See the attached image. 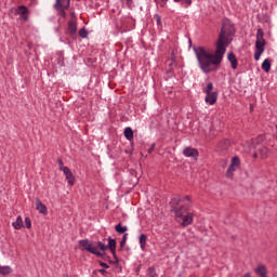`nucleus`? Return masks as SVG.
<instances>
[{
  "mask_svg": "<svg viewBox=\"0 0 277 277\" xmlns=\"http://www.w3.org/2000/svg\"><path fill=\"white\" fill-rule=\"evenodd\" d=\"M229 44L230 40L228 37L221 36L216 41V49L214 53H210L203 47L195 48L194 51L200 70H202V72L206 75H209V72H215V70H217V66L222 64L224 55L226 54V49H228Z\"/></svg>",
  "mask_w": 277,
  "mask_h": 277,
  "instance_id": "nucleus-1",
  "label": "nucleus"
},
{
  "mask_svg": "<svg viewBox=\"0 0 277 277\" xmlns=\"http://www.w3.org/2000/svg\"><path fill=\"white\" fill-rule=\"evenodd\" d=\"M189 200V196H186L183 199L175 197L171 200V206L174 209L175 217H183L187 211H189V207H192V201Z\"/></svg>",
  "mask_w": 277,
  "mask_h": 277,
  "instance_id": "nucleus-2",
  "label": "nucleus"
},
{
  "mask_svg": "<svg viewBox=\"0 0 277 277\" xmlns=\"http://www.w3.org/2000/svg\"><path fill=\"white\" fill-rule=\"evenodd\" d=\"M95 245H96L97 250L100 248V250H102V252L110 250L113 258H114V263L119 262L118 255L116 254V246H117L116 239L108 237V245H105V242H103V241H98L97 243L95 242Z\"/></svg>",
  "mask_w": 277,
  "mask_h": 277,
  "instance_id": "nucleus-3",
  "label": "nucleus"
},
{
  "mask_svg": "<svg viewBox=\"0 0 277 277\" xmlns=\"http://www.w3.org/2000/svg\"><path fill=\"white\" fill-rule=\"evenodd\" d=\"M78 243L80 246V250H85V252L95 254V256H103V254L98 251V247H96V242H93L90 239H82L79 240Z\"/></svg>",
  "mask_w": 277,
  "mask_h": 277,
  "instance_id": "nucleus-4",
  "label": "nucleus"
},
{
  "mask_svg": "<svg viewBox=\"0 0 277 277\" xmlns=\"http://www.w3.org/2000/svg\"><path fill=\"white\" fill-rule=\"evenodd\" d=\"M265 44H267V41H265L263 36H258L255 41V52H254L255 62H259V60H261V54L265 53Z\"/></svg>",
  "mask_w": 277,
  "mask_h": 277,
  "instance_id": "nucleus-5",
  "label": "nucleus"
},
{
  "mask_svg": "<svg viewBox=\"0 0 277 277\" xmlns=\"http://www.w3.org/2000/svg\"><path fill=\"white\" fill-rule=\"evenodd\" d=\"M220 36H235V26L233 25L230 19H223Z\"/></svg>",
  "mask_w": 277,
  "mask_h": 277,
  "instance_id": "nucleus-6",
  "label": "nucleus"
},
{
  "mask_svg": "<svg viewBox=\"0 0 277 277\" xmlns=\"http://www.w3.org/2000/svg\"><path fill=\"white\" fill-rule=\"evenodd\" d=\"M241 166V160L239 157L235 156L232 158L230 164L226 171L227 179H233L235 172L239 170V167Z\"/></svg>",
  "mask_w": 277,
  "mask_h": 277,
  "instance_id": "nucleus-7",
  "label": "nucleus"
},
{
  "mask_svg": "<svg viewBox=\"0 0 277 277\" xmlns=\"http://www.w3.org/2000/svg\"><path fill=\"white\" fill-rule=\"evenodd\" d=\"M54 8L63 18H66V11L64 9L70 8V0H56Z\"/></svg>",
  "mask_w": 277,
  "mask_h": 277,
  "instance_id": "nucleus-8",
  "label": "nucleus"
},
{
  "mask_svg": "<svg viewBox=\"0 0 277 277\" xmlns=\"http://www.w3.org/2000/svg\"><path fill=\"white\" fill-rule=\"evenodd\" d=\"M16 14H18L19 18H22V21H25V23L29 21V9H27V6L25 5L17 6Z\"/></svg>",
  "mask_w": 277,
  "mask_h": 277,
  "instance_id": "nucleus-9",
  "label": "nucleus"
},
{
  "mask_svg": "<svg viewBox=\"0 0 277 277\" xmlns=\"http://www.w3.org/2000/svg\"><path fill=\"white\" fill-rule=\"evenodd\" d=\"M183 155L184 157H192L193 159H198V149L193 148V147H185L183 149Z\"/></svg>",
  "mask_w": 277,
  "mask_h": 277,
  "instance_id": "nucleus-10",
  "label": "nucleus"
},
{
  "mask_svg": "<svg viewBox=\"0 0 277 277\" xmlns=\"http://www.w3.org/2000/svg\"><path fill=\"white\" fill-rule=\"evenodd\" d=\"M205 102L207 105H215L217 103V92L206 94Z\"/></svg>",
  "mask_w": 277,
  "mask_h": 277,
  "instance_id": "nucleus-11",
  "label": "nucleus"
},
{
  "mask_svg": "<svg viewBox=\"0 0 277 277\" xmlns=\"http://www.w3.org/2000/svg\"><path fill=\"white\" fill-rule=\"evenodd\" d=\"M227 60L230 63L233 70H237V66H239V61H237V56L235 55V53L229 52L227 54Z\"/></svg>",
  "mask_w": 277,
  "mask_h": 277,
  "instance_id": "nucleus-12",
  "label": "nucleus"
},
{
  "mask_svg": "<svg viewBox=\"0 0 277 277\" xmlns=\"http://www.w3.org/2000/svg\"><path fill=\"white\" fill-rule=\"evenodd\" d=\"M182 220V226H189L194 222V212H188L184 214Z\"/></svg>",
  "mask_w": 277,
  "mask_h": 277,
  "instance_id": "nucleus-13",
  "label": "nucleus"
},
{
  "mask_svg": "<svg viewBox=\"0 0 277 277\" xmlns=\"http://www.w3.org/2000/svg\"><path fill=\"white\" fill-rule=\"evenodd\" d=\"M63 173L65 174L68 185L72 187V185H75V174H72V171H70V169H64Z\"/></svg>",
  "mask_w": 277,
  "mask_h": 277,
  "instance_id": "nucleus-14",
  "label": "nucleus"
},
{
  "mask_svg": "<svg viewBox=\"0 0 277 277\" xmlns=\"http://www.w3.org/2000/svg\"><path fill=\"white\" fill-rule=\"evenodd\" d=\"M68 34H70V36L77 35V21L75 18L68 22Z\"/></svg>",
  "mask_w": 277,
  "mask_h": 277,
  "instance_id": "nucleus-15",
  "label": "nucleus"
},
{
  "mask_svg": "<svg viewBox=\"0 0 277 277\" xmlns=\"http://www.w3.org/2000/svg\"><path fill=\"white\" fill-rule=\"evenodd\" d=\"M254 272L256 276L267 277V267L264 264H259Z\"/></svg>",
  "mask_w": 277,
  "mask_h": 277,
  "instance_id": "nucleus-16",
  "label": "nucleus"
},
{
  "mask_svg": "<svg viewBox=\"0 0 277 277\" xmlns=\"http://www.w3.org/2000/svg\"><path fill=\"white\" fill-rule=\"evenodd\" d=\"M36 209L39 213H42V215H47L48 213L47 206H44L40 199L36 200Z\"/></svg>",
  "mask_w": 277,
  "mask_h": 277,
  "instance_id": "nucleus-17",
  "label": "nucleus"
},
{
  "mask_svg": "<svg viewBox=\"0 0 277 277\" xmlns=\"http://www.w3.org/2000/svg\"><path fill=\"white\" fill-rule=\"evenodd\" d=\"M258 153H259V155H261L262 159H267V156L269 155V148H267L263 145H260L258 147Z\"/></svg>",
  "mask_w": 277,
  "mask_h": 277,
  "instance_id": "nucleus-18",
  "label": "nucleus"
},
{
  "mask_svg": "<svg viewBox=\"0 0 277 277\" xmlns=\"http://www.w3.org/2000/svg\"><path fill=\"white\" fill-rule=\"evenodd\" d=\"M12 226L15 230H21V228H23L24 224H23V217L22 216H17L16 221L12 223Z\"/></svg>",
  "mask_w": 277,
  "mask_h": 277,
  "instance_id": "nucleus-19",
  "label": "nucleus"
},
{
  "mask_svg": "<svg viewBox=\"0 0 277 277\" xmlns=\"http://www.w3.org/2000/svg\"><path fill=\"white\" fill-rule=\"evenodd\" d=\"M148 239V236H146L145 234H141L138 237V241H140V248L141 250H146V241Z\"/></svg>",
  "mask_w": 277,
  "mask_h": 277,
  "instance_id": "nucleus-20",
  "label": "nucleus"
},
{
  "mask_svg": "<svg viewBox=\"0 0 277 277\" xmlns=\"http://www.w3.org/2000/svg\"><path fill=\"white\" fill-rule=\"evenodd\" d=\"M262 70H264V72H269V70H272V61L269 58L264 60L262 63Z\"/></svg>",
  "mask_w": 277,
  "mask_h": 277,
  "instance_id": "nucleus-21",
  "label": "nucleus"
},
{
  "mask_svg": "<svg viewBox=\"0 0 277 277\" xmlns=\"http://www.w3.org/2000/svg\"><path fill=\"white\" fill-rule=\"evenodd\" d=\"M12 273V267L5 265V266H0V276H10Z\"/></svg>",
  "mask_w": 277,
  "mask_h": 277,
  "instance_id": "nucleus-22",
  "label": "nucleus"
},
{
  "mask_svg": "<svg viewBox=\"0 0 277 277\" xmlns=\"http://www.w3.org/2000/svg\"><path fill=\"white\" fill-rule=\"evenodd\" d=\"M123 135H124L126 140H128V142H131V140H133V129L126 128L123 131Z\"/></svg>",
  "mask_w": 277,
  "mask_h": 277,
  "instance_id": "nucleus-23",
  "label": "nucleus"
},
{
  "mask_svg": "<svg viewBox=\"0 0 277 277\" xmlns=\"http://www.w3.org/2000/svg\"><path fill=\"white\" fill-rule=\"evenodd\" d=\"M115 230L116 233H119V235H122L129 230V227L122 226V224L119 223L115 226Z\"/></svg>",
  "mask_w": 277,
  "mask_h": 277,
  "instance_id": "nucleus-24",
  "label": "nucleus"
},
{
  "mask_svg": "<svg viewBox=\"0 0 277 277\" xmlns=\"http://www.w3.org/2000/svg\"><path fill=\"white\" fill-rule=\"evenodd\" d=\"M228 146H230V140H224L221 143H219V148H221L222 150H226Z\"/></svg>",
  "mask_w": 277,
  "mask_h": 277,
  "instance_id": "nucleus-25",
  "label": "nucleus"
},
{
  "mask_svg": "<svg viewBox=\"0 0 277 277\" xmlns=\"http://www.w3.org/2000/svg\"><path fill=\"white\" fill-rule=\"evenodd\" d=\"M205 94H213V83L209 82L206 87V89L203 90Z\"/></svg>",
  "mask_w": 277,
  "mask_h": 277,
  "instance_id": "nucleus-26",
  "label": "nucleus"
},
{
  "mask_svg": "<svg viewBox=\"0 0 277 277\" xmlns=\"http://www.w3.org/2000/svg\"><path fill=\"white\" fill-rule=\"evenodd\" d=\"M57 163H58V168H60L61 172H64V170L69 169L68 167L64 166V160H62V158L57 159Z\"/></svg>",
  "mask_w": 277,
  "mask_h": 277,
  "instance_id": "nucleus-27",
  "label": "nucleus"
},
{
  "mask_svg": "<svg viewBox=\"0 0 277 277\" xmlns=\"http://www.w3.org/2000/svg\"><path fill=\"white\" fill-rule=\"evenodd\" d=\"M128 237H129V234H124V235L122 236V239H121V241H120V248H124V246H127V239H128Z\"/></svg>",
  "mask_w": 277,
  "mask_h": 277,
  "instance_id": "nucleus-28",
  "label": "nucleus"
},
{
  "mask_svg": "<svg viewBox=\"0 0 277 277\" xmlns=\"http://www.w3.org/2000/svg\"><path fill=\"white\" fill-rule=\"evenodd\" d=\"M148 276L149 277H157V273L155 272V267L154 266H150L148 268Z\"/></svg>",
  "mask_w": 277,
  "mask_h": 277,
  "instance_id": "nucleus-29",
  "label": "nucleus"
},
{
  "mask_svg": "<svg viewBox=\"0 0 277 277\" xmlns=\"http://www.w3.org/2000/svg\"><path fill=\"white\" fill-rule=\"evenodd\" d=\"M174 3H181V1H183L186 5V8H189V5H192V0H173Z\"/></svg>",
  "mask_w": 277,
  "mask_h": 277,
  "instance_id": "nucleus-30",
  "label": "nucleus"
},
{
  "mask_svg": "<svg viewBox=\"0 0 277 277\" xmlns=\"http://www.w3.org/2000/svg\"><path fill=\"white\" fill-rule=\"evenodd\" d=\"M25 224H26V228H31V219H29V216L25 217Z\"/></svg>",
  "mask_w": 277,
  "mask_h": 277,
  "instance_id": "nucleus-31",
  "label": "nucleus"
},
{
  "mask_svg": "<svg viewBox=\"0 0 277 277\" xmlns=\"http://www.w3.org/2000/svg\"><path fill=\"white\" fill-rule=\"evenodd\" d=\"M154 18H156V23L158 26H161V16H159V14H155Z\"/></svg>",
  "mask_w": 277,
  "mask_h": 277,
  "instance_id": "nucleus-32",
  "label": "nucleus"
},
{
  "mask_svg": "<svg viewBox=\"0 0 277 277\" xmlns=\"http://www.w3.org/2000/svg\"><path fill=\"white\" fill-rule=\"evenodd\" d=\"M79 36H88V29L81 28V29L79 30Z\"/></svg>",
  "mask_w": 277,
  "mask_h": 277,
  "instance_id": "nucleus-33",
  "label": "nucleus"
},
{
  "mask_svg": "<svg viewBox=\"0 0 277 277\" xmlns=\"http://www.w3.org/2000/svg\"><path fill=\"white\" fill-rule=\"evenodd\" d=\"M100 265H101V267H103L104 269H109V266H108L107 263H105V262L100 261Z\"/></svg>",
  "mask_w": 277,
  "mask_h": 277,
  "instance_id": "nucleus-34",
  "label": "nucleus"
},
{
  "mask_svg": "<svg viewBox=\"0 0 277 277\" xmlns=\"http://www.w3.org/2000/svg\"><path fill=\"white\" fill-rule=\"evenodd\" d=\"M155 151V144H151L150 148L147 150V153L150 155Z\"/></svg>",
  "mask_w": 277,
  "mask_h": 277,
  "instance_id": "nucleus-35",
  "label": "nucleus"
},
{
  "mask_svg": "<svg viewBox=\"0 0 277 277\" xmlns=\"http://www.w3.org/2000/svg\"><path fill=\"white\" fill-rule=\"evenodd\" d=\"M126 3L128 8H131V5H133V0H126Z\"/></svg>",
  "mask_w": 277,
  "mask_h": 277,
  "instance_id": "nucleus-36",
  "label": "nucleus"
},
{
  "mask_svg": "<svg viewBox=\"0 0 277 277\" xmlns=\"http://www.w3.org/2000/svg\"><path fill=\"white\" fill-rule=\"evenodd\" d=\"M98 273L102 274V276H105V274H107V271H105V268H101L98 269Z\"/></svg>",
  "mask_w": 277,
  "mask_h": 277,
  "instance_id": "nucleus-37",
  "label": "nucleus"
},
{
  "mask_svg": "<svg viewBox=\"0 0 277 277\" xmlns=\"http://www.w3.org/2000/svg\"><path fill=\"white\" fill-rule=\"evenodd\" d=\"M256 36H263V29H258V34H256Z\"/></svg>",
  "mask_w": 277,
  "mask_h": 277,
  "instance_id": "nucleus-38",
  "label": "nucleus"
},
{
  "mask_svg": "<svg viewBox=\"0 0 277 277\" xmlns=\"http://www.w3.org/2000/svg\"><path fill=\"white\" fill-rule=\"evenodd\" d=\"M162 1V6L166 5V3H168V0H161Z\"/></svg>",
  "mask_w": 277,
  "mask_h": 277,
  "instance_id": "nucleus-39",
  "label": "nucleus"
},
{
  "mask_svg": "<svg viewBox=\"0 0 277 277\" xmlns=\"http://www.w3.org/2000/svg\"><path fill=\"white\" fill-rule=\"evenodd\" d=\"M243 277H250V273L245 274Z\"/></svg>",
  "mask_w": 277,
  "mask_h": 277,
  "instance_id": "nucleus-40",
  "label": "nucleus"
},
{
  "mask_svg": "<svg viewBox=\"0 0 277 277\" xmlns=\"http://www.w3.org/2000/svg\"><path fill=\"white\" fill-rule=\"evenodd\" d=\"M189 44H192V39H188Z\"/></svg>",
  "mask_w": 277,
  "mask_h": 277,
  "instance_id": "nucleus-41",
  "label": "nucleus"
},
{
  "mask_svg": "<svg viewBox=\"0 0 277 277\" xmlns=\"http://www.w3.org/2000/svg\"><path fill=\"white\" fill-rule=\"evenodd\" d=\"M71 16L75 17V13H71Z\"/></svg>",
  "mask_w": 277,
  "mask_h": 277,
  "instance_id": "nucleus-42",
  "label": "nucleus"
},
{
  "mask_svg": "<svg viewBox=\"0 0 277 277\" xmlns=\"http://www.w3.org/2000/svg\"><path fill=\"white\" fill-rule=\"evenodd\" d=\"M82 38H85V36H82Z\"/></svg>",
  "mask_w": 277,
  "mask_h": 277,
  "instance_id": "nucleus-43",
  "label": "nucleus"
}]
</instances>
